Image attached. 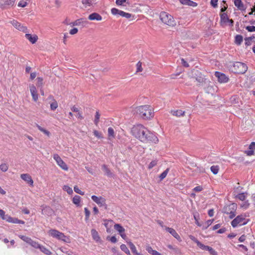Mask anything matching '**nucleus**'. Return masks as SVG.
I'll return each instance as SVG.
<instances>
[{"instance_id":"1","label":"nucleus","mask_w":255,"mask_h":255,"mask_svg":"<svg viewBox=\"0 0 255 255\" xmlns=\"http://www.w3.org/2000/svg\"><path fill=\"white\" fill-rule=\"evenodd\" d=\"M131 132L133 136L142 142L150 141L156 143L158 141L157 137L141 125L134 126Z\"/></svg>"},{"instance_id":"2","label":"nucleus","mask_w":255,"mask_h":255,"mask_svg":"<svg viewBox=\"0 0 255 255\" xmlns=\"http://www.w3.org/2000/svg\"><path fill=\"white\" fill-rule=\"evenodd\" d=\"M134 111L140 117L145 120L150 119L154 116L152 108L147 105L135 108Z\"/></svg>"},{"instance_id":"3","label":"nucleus","mask_w":255,"mask_h":255,"mask_svg":"<svg viewBox=\"0 0 255 255\" xmlns=\"http://www.w3.org/2000/svg\"><path fill=\"white\" fill-rule=\"evenodd\" d=\"M160 19L165 24L169 26L173 27L176 25L173 17L166 12H161L160 14Z\"/></svg>"},{"instance_id":"4","label":"nucleus","mask_w":255,"mask_h":255,"mask_svg":"<svg viewBox=\"0 0 255 255\" xmlns=\"http://www.w3.org/2000/svg\"><path fill=\"white\" fill-rule=\"evenodd\" d=\"M247 70V66L245 63L240 62H235L232 67V72L237 74H244Z\"/></svg>"},{"instance_id":"5","label":"nucleus","mask_w":255,"mask_h":255,"mask_svg":"<svg viewBox=\"0 0 255 255\" xmlns=\"http://www.w3.org/2000/svg\"><path fill=\"white\" fill-rule=\"evenodd\" d=\"M49 235L53 238H55L58 240H61L66 243L69 242V239L64 235V234L61 232H59L56 230H50L48 232Z\"/></svg>"},{"instance_id":"6","label":"nucleus","mask_w":255,"mask_h":255,"mask_svg":"<svg viewBox=\"0 0 255 255\" xmlns=\"http://www.w3.org/2000/svg\"><path fill=\"white\" fill-rule=\"evenodd\" d=\"M249 220L245 218V216L240 215L235 218L231 222L233 227L235 228L238 226H241L247 224Z\"/></svg>"},{"instance_id":"7","label":"nucleus","mask_w":255,"mask_h":255,"mask_svg":"<svg viewBox=\"0 0 255 255\" xmlns=\"http://www.w3.org/2000/svg\"><path fill=\"white\" fill-rule=\"evenodd\" d=\"M53 158L56 161L57 164L63 170H68V167L67 164L63 161L61 158L57 154L53 155Z\"/></svg>"},{"instance_id":"8","label":"nucleus","mask_w":255,"mask_h":255,"mask_svg":"<svg viewBox=\"0 0 255 255\" xmlns=\"http://www.w3.org/2000/svg\"><path fill=\"white\" fill-rule=\"evenodd\" d=\"M91 198L99 206H100V207L104 206L105 209L107 208V205L106 204V200L104 198H103L101 196L97 197L95 195H93L91 197Z\"/></svg>"},{"instance_id":"9","label":"nucleus","mask_w":255,"mask_h":255,"mask_svg":"<svg viewBox=\"0 0 255 255\" xmlns=\"http://www.w3.org/2000/svg\"><path fill=\"white\" fill-rule=\"evenodd\" d=\"M19 237L21 240L29 244L33 248L38 249V247H39L40 245L35 241H33L31 238L25 236H20Z\"/></svg>"},{"instance_id":"10","label":"nucleus","mask_w":255,"mask_h":255,"mask_svg":"<svg viewBox=\"0 0 255 255\" xmlns=\"http://www.w3.org/2000/svg\"><path fill=\"white\" fill-rule=\"evenodd\" d=\"M193 76L196 79V80L200 84L205 82L206 79L204 75L198 70L193 71Z\"/></svg>"},{"instance_id":"11","label":"nucleus","mask_w":255,"mask_h":255,"mask_svg":"<svg viewBox=\"0 0 255 255\" xmlns=\"http://www.w3.org/2000/svg\"><path fill=\"white\" fill-rule=\"evenodd\" d=\"M215 76L218 78V80L220 83H226L229 80L228 77L225 74L219 72H216Z\"/></svg>"},{"instance_id":"12","label":"nucleus","mask_w":255,"mask_h":255,"mask_svg":"<svg viewBox=\"0 0 255 255\" xmlns=\"http://www.w3.org/2000/svg\"><path fill=\"white\" fill-rule=\"evenodd\" d=\"M29 87L33 101L34 102H37L38 99V95L35 86L34 85L31 84L29 85Z\"/></svg>"},{"instance_id":"13","label":"nucleus","mask_w":255,"mask_h":255,"mask_svg":"<svg viewBox=\"0 0 255 255\" xmlns=\"http://www.w3.org/2000/svg\"><path fill=\"white\" fill-rule=\"evenodd\" d=\"M15 0H1L0 1V7L1 8H5L8 6H12L14 3Z\"/></svg>"},{"instance_id":"14","label":"nucleus","mask_w":255,"mask_h":255,"mask_svg":"<svg viewBox=\"0 0 255 255\" xmlns=\"http://www.w3.org/2000/svg\"><path fill=\"white\" fill-rule=\"evenodd\" d=\"M10 22L17 29L20 31H22L23 32L26 31V27L22 25L19 22H18L16 20H13L11 21Z\"/></svg>"},{"instance_id":"15","label":"nucleus","mask_w":255,"mask_h":255,"mask_svg":"<svg viewBox=\"0 0 255 255\" xmlns=\"http://www.w3.org/2000/svg\"><path fill=\"white\" fill-rule=\"evenodd\" d=\"M165 229L166 231L169 232L170 234H171L175 239H176L178 241H181V238L178 233L176 232V231L173 228H171L169 227H165Z\"/></svg>"},{"instance_id":"16","label":"nucleus","mask_w":255,"mask_h":255,"mask_svg":"<svg viewBox=\"0 0 255 255\" xmlns=\"http://www.w3.org/2000/svg\"><path fill=\"white\" fill-rule=\"evenodd\" d=\"M20 177L22 180L33 186V181L30 175L28 174H22L20 175Z\"/></svg>"},{"instance_id":"17","label":"nucleus","mask_w":255,"mask_h":255,"mask_svg":"<svg viewBox=\"0 0 255 255\" xmlns=\"http://www.w3.org/2000/svg\"><path fill=\"white\" fill-rule=\"evenodd\" d=\"M254 150H255V142H252L249 147V150H246L245 153L248 156H251L254 154Z\"/></svg>"},{"instance_id":"18","label":"nucleus","mask_w":255,"mask_h":255,"mask_svg":"<svg viewBox=\"0 0 255 255\" xmlns=\"http://www.w3.org/2000/svg\"><path fill=\"white\" fill-rule=\"evenodd\" d=\"M200 248L203 250L208 251V252H210V254L212 255H218L217 253L209 246H205L202 244Z\"/></svg>"},{"instance_id":"19","label":"nucleus","mask_w":255,"mask_h":255,"mask_svg":"<svg viewBox=\"0 0 255 255\" xmlns=\"http://www.w3.org/2000/svg\"><path fill=\"white\" fill-rule=\"evenodd\" d=\"M25 36V37L32 44L36 43L38 39V36L36 35L26 34Z\"/></svg>"},{"instance_id":"20","label":"nucleus","mask_w":255,"mask_h":255,"mask_svg":"<svg viewBox=\"0 0 255 255\" xmlns=\"http://www.w3.org/2000/svg\"><path fill=\"white\" fill-rule=\"evenodd\" d=\"M88 18L91 20H96L100 21L102 20V16L98 13L94 12L89 15Z\"/></svg>"},{"instance_id":"21","label":"nucleus","mask_w":255,"mask_h":255,"mask_svg":"<svg viewBox=\"0 0 255 255\" xmlns=\"http://www.w3.org/2000/svg\"><path fill=\"white\" fill-rule=\"evenodd\" d=\"M179 1L183 4L192 6L193 7L196 6L197 4L190 0H179Z\"/></svg>"},{"instance_id":"22","label":"nucleus","mask_w":255,"mask_h":255,"mask_svg":"<svg viewBox=\"0 0 255 255\" xmlns=\"http://www.w3.org/2000/svg\"><path fill=\"white\" fill-rule=\"evenodd\" d=\"M91 235L93 240L96 242H99L101 240L100 236H99L98 232L95 229L91 230Z\"/></svg>"},{"instance_id":"23","label":"nucleus","mask_w":255,"mask_h":255,"mask_svg":"<svg viewBox=\"0 0 255 255\" xmlns=\"http://www.w3.org/2000/svg\"><path fill=\"white\" fill-rule=\"evenodd\" d=\"M128 244L129 246V248L130 249L131 252L135 255H143L142 254L139 253L137 252V250L136 249L135 246L134 245V244L131 242H128Z\"/></svg>"},{"instance_id":"24","label":"nucleus","mask_w":255,"mask_h":255,"mask_svg":"<svg viewBox=\"0 0 255 255\" xmlns=\"http://www.w3.org/2000/svg\"><path fill=\"white\" fill-rule=\"evenodd\" d=\"M171 113L172 115L174 116H176L177 117H180L181 116H184L185 115V112L181 110H178L176 111H171Z\"/></svg>"},{"instance_id":"25","label":"nucleus","mask_w":255,"mask_h":255,"mask_svg":"<svg viewBox=\"0 0 255 255\" xmlns=\"http://www.w3.org/2000/svg\"><path fill=\"white\" fill-rule=\"evenodd\" d=\"M234 4L240 10H244L245 7L241 0H235Z\"/></svg>"},{"instance_id":"26","label":"nucleus","mask_w":255,"mask_h":255,"mask_svg":"<svg viewBox=\"0 0 255 255\" xmlns=\"http://www.w3.org/2000/svg\"><path fill=\"white\" fill-rule=\"evenodd\" d=\"M146 250L148 252V253L152 255H162L160 253H158L156 251L153 250L149 245L146 246Z\"/></svg>"},{"instance_id":"27","label":"nucleus","mask_w":255,"mask_h":255,"mask_svg":"<svg viewBox=\"0 0 255 255\" xmlns=\"http://www.w3.org/2000/svg\"><path fill=\"white\" fill-rule=\"evenodd\" d=\"M103 170L105 172V175L108 176V177H112L113 173L110 171V170L108 168L107 166L104 164L102 166Z\"/></svg>"},{"instance_id":"28","label":"nucleus","mask_w":255,"mask_h":255,"mask_svg":"<svg viewBox=\"0 0 255 255\" xmlns=\"http://www.w3.org/2000/svg\"><path fill=\"white\" fill-rule=\"evenodd\" d=\"M35 126L38 128V129L40 131L42 132L43 133H44L45 134H46L48 136H50V132L49 131H48L47 130L45 129V128H42L41 126H40L39 125H38L37 124H35Z\"/></svg>"},{"instance_id":"29","label":"nucleus","mask_w":255,"mask_h":255,"mask_svg":"<svg viewBox=\"0 0 255 255\" xmlns=\"http://www.w3.org/2000/svg\"><path fill=\"white\" fill-rule=\"evenodd\" d=\"M114 229L117 230L119 233L125 232V229L120 224H116L114 225Z\"/></svg>"},{"instance_id":"30","label":"nucleus","mask_w":255,"mask_h":255,"mask_svg":"<svg viewBox=\"0 0 255 255\" xmlns=\"http://www.w3.org/2000/svg\"><path fill=\"white\" fill-rule=\"evenodd\" d=\"M38 249H39L40 251L45 255H50L51 254V252L48 249L40 245Z\"/></svg>"},{"instance_id":"31","label":"nucleus","mask_w":255,"mask_h":255,"mask_svg":"<svg viewBox=\"0 0 255 255\" xmlns=\"http://www.w3.org/2000/svg\"><path fill=\"white\" fill-rule=\"evenodd\" d=\"M229 20L227 14L226 13H223L221 14V22L226 23Z\"/></svg>"},{"instance_id":"32","label":"nucleus","mask_w":255,"mask_h":255,"mask_svg":"<svg viewBox=\"0 0 255 255\" xmlns=\"http://www.w3.org/2000/svg\"><path fill=\"white\" fill-rule=\"evenodd\" d=\"M243 37L242 35H237L235 37V42L237 45H240L242 43V42H243Z\"/></svg>"},{"instance_id":"33","label":"nucleus","mask_w":255,"mask_h":255,"mask_svg":"<svg viewBox=\"0 0 255 255\" xmlns=\"http://www.w3.org/2000/svg\"><path fill=\"white\" fill-rule=\"evenodd\" d=\"M80 197L77 195L75 196L73 198V202L77 206H80Z\"/></svg>"},{"instance_id":"34","label":"nucleus","mask_w":255,"mask_h":255,"mask_svg":"<svg viewBox=\"0 0 255 255\" xmlns=\"http://www.w3.org/2000/svg\"><path fill=\"white\" fill-rule=\"evenodd\" d=\"M83 22H84V19L80 18V19H77L73 22H72L71 24L73 26H78V25H80L82 24Z\"/></svg>"},{"instance_id":"35","label":"nucleus","mask_w":255,"mask_h":255,"mask_svg":"<svg viewBox=\"0 0 255 255\" xmlns=\"http://www.w3.org/2000/svg\"><path fill=\"white\" fill-rule=\"evenodd\" d=\"M108 136L110 139L111 138V137L113 138L115 137V132L114 129L110 127L108 128Z\"/></svg>"},{"instance_id":"36","label":"nucleus","mask_w":255,"mask_h":255,"mask_svg":"<svg viewBox=\"0 0 255 255\" xmlns=\"http://www.w3.org/2000/svg\"><path fill=\"white\" fill-rule=\"evenodd\" d=\"M219 167L218 165H213L211 167V171L214 174H217L218 173Z\"/></svg>"},{"instance_id":"37","label":"nucleus","mask_w":255,"mask_h":255,"mask_svg":"<svg viewBox=\"0 0 255 255\" xmlns=\"http://www.w3.org/2000/svg\"><path fill=\"white\" fill-rule=\"evenodd\" d=\"M120 248L126 254H127L128 255H130V252H129V250L128 249V248H127V247L125 245L122 244L120 246Z\"/></svg>"},{"instance_id":"38","label":"nucleus","mask_w":255,"mask_h":255,"mask_svg":"<svg viewBox=\"0 0 255 255\" xmlns=\"http://www.w3.org/2000/svg\"><path fill=\"white\" fill-rule=\"evenodd\" d=\"M255 37L254 36H252L249 37H247L245 39V44L247 46H249L251 45V41L255 39Z\"/></svg>"},{"instance_id":"39","label":"nucleus","mask_w":255,"mask_h":255,"mask_svg":"<svg viewBox=\"0 0 255 255\" xmlns=\"http://www.w3.org/2000/svg\"><path fill=\"white\" fill-rule=\"evenodd\" d=\"M214 220H209L207 221L203 226V229H207L213 223Z\"/></svg>"},{"instance_id":"40","label":"nucleus","mask_w":255,"mask_h":255,"mask_svg":"<svg viewBox=\"0 0 255 255\" xmlns=\"http://www.w3.org/2000/svg\"><path fill=\"white\" fill-rule=\"evenodd\" d=\"M189 238L192 241L196 243L199 248L200 247L202 244L201 242H200L195 237L192 235H190L189 236Z\"/></svg>"},{"instance_id":"41","label":"nucleus","mask_w":255,"mask_h":255,"mask_svg":"<svg viewBox=\"0 0 255 255\" xmlns=\"http://www.w3.org/2000/svg\"><path fill=\"white\" fill-rule=\"evenodd\" d=\"M93 0H82V3L83 5L87 7V6H90L92 4Z\"/></svg>"},{"instance_id":"42","label":"nucleus","mask_w":255,"mask_h":255,"mask_svg":"<svg viewBox=\"0 0 255 255\" xmlns=\"http://www.w3.org/2000/svg\"><path fill=\"white\" fill-rule=\"evenodd\" d=\"M120 15H121L123 17H125L127 18H130L131 17V14L130 13L124 12V11H122V10L121 12H120Z\"/></svg>"},{"instance_id":"43","label":"nucleus","mask_w":255,"mask_h":255,"mask_svg":"<svg viewBox=\"0 0 255 255\" xmlns=\"http://www.w3.org/2000/svg\"><path fill=\"white\" fill-rule=\"evenodd\" d=\"M8 166L5 163H2L0 165V169L2 172H5L8 170Z\"/></svg>"},{"instance_id":"44","label":"nucleus","mask_w":255,"mask_h":255,"mask_svg":"<svg viewBox=\"0 0 255 255\" xmlns=\"http://www.w3.org/2000/svg\"><path fill=\"white\" fill-rule=\"evenodd\" d=\"M58 107V103L57 102L54 100L53 102L50 104V108L51 110H55Z\"/></svg>"},{"instance_id":"45","label":"nucleus","mask_w":255,"mask_h":255,"mask_svg":"<svg viewBox=\"0 0 255 255\" xmlns=\"http://www.w3.org/2000/svg\"><path fill=\"white\" fill-rule=\"evenodd\" d=\"M236 197L241 201H244L246 199V195L244 193H240L237 195Z\"/></svg>"},{"instance_id":"46","label":"nucleus","mask_w":255,"mask_h":255,"mask_svg":"<svg viewBox=\"0 0 255 255\" xmlns=\"http://www.w3.org/2000/svg\"><path fill=\"white\" fill-rule=\"evenodd\" d=\"M169 171V169H166L165 171H164L159 176V178L161 180H163L166 176L168 172Z\"/></svg>"},{"instance_id":"47","label":"nucleus","mask_w":255,"mask_h":255,"mask_svg":"<svg viewBox=\"0 0 255 255\" xmlns=\"http://www.w3.org/2000/svg\"><path fill=\"white\" fill-rule=\"evenodd\" d=\"M27 0H20L18 3V6L22 7L26 6L27 4Z\"/></svg>"},{"instance_id":"48","label":"nucleus","mask_w":255,"mask_h":255,"mask_svg":"<svg viewBox=\"0 0 255 255\" xmlns=\"http://www.w3.org/2000/svg\"><path fill=\"white\" fill-rule=\"evenodd\" d=\"M100 115L99 113V112H96V115H95V119L94 120V123L96 125H97L99 122Z\"/></svg>"},{"instance_id":"49","label":"nucleus","mask_w":255,"mask_h":255,"mask_svg":"<svg viewBox=\"0 0 255 255\" xmlns=\"http://www.w3.org/2000/svg\"><path fill=\"white\" fill-rule=\"evenodd\" d=\"M64 190L66 191L69 194H71L73 193V190L71 188L68 186L65 185L63 187Z\"/></svg>"},{"instance_id":"50","label":"nucleus","mask_w":255,"mask_h":255,"mask_svg":"<svg viewBox=\"0 0 255 255\" xmlns=\"http://www.w3.org/2000/svg\"><path fill=\"white\" fill-rule=\"evenodd\" d=\"M3 220H6L9 223H12L13 221V218L11 217L8 215H5V217L3 218Z\"/></svg>"},{"instance_id":"51","label":"nucleus","mask_w":255,"mask_h":255,"mask_svg":"<svg viewBox=\"0 0 255 255\" xmlns=\"http://www.w3.org/2000/svg\"><path fill=\"white\" fill-rule=\"evenodd\" d=\"M141 62L139 61L137 64H136V72H141L142 71V66H141Z\"/></svg>"},{"instance_id":"52","label":"nucleus","mask_w":255,"mask_h":255,"mask_svg":"<svg viewBox=\"0 0 255 255\" xmlns=\"http://www.w3.org/2000/svg\"><path fill=\"white\" fill-rule=\"evenodd\" d=\"M84 211H85V220L86 221H87L89 220L90 215V212L88 209L87 208H85Z\"/></svg>"},{"instance_id":"53","label":"nucleus","mask_w":255,"mask_h":255,"mask_svg":"<svg viewBox=\"0 0 255 255\" xmlns=\"http://www.w3.org/2000/svg\"><path fill=\"white\" fill-rule=\"evenodd\" d=\"M122 10H119L118 9L116 8H113L112 9H111V12L114 15H116V14H120V12H121Z\"/></svg>"},{"instance_id":"54","label":"nucleus","mask_w":255,"mask_h":255,"mask_svg":"<svg viewBox=\"0 0 255 255\" xmlns=\"http://www.w3.org/2000/svg\"><path fill=\"white\" fill-rule=\"evenodd\" d=\"M74 191L75 192H76L77 193H78V194H80L81 195H84V192L81 191L77 186H75L74 187Z\"/></svg>"},{"instance_id":"55","label":"nucleus","mask_w":255,"mask_h":255,"mask_svg":"<svg viewBox=\"0 0 255 255\" xmlns=\"http://www.w3.org/2000/svg\"><path fill=\"white\" fill-rule=\"evenodd\" d=\"M37 79V86L42 87L43 85V78L41 77H38Z\"/></svg>"},{"instance_id":"56","label":"nucleus","mask_w":255,"mask_h":255,"mask_svg":"<svg viewBox=\"0 0 255 255\" xmlns=\"http://www.w3.org/2000/svg\"><path fill=\"white\" fill-rule=\"evenodd\" d=\"M95 136L98 137V138H101L103 137L102 134L99 132L98 130H95L93 132Z\"/></svg>"},{"instance_id":"57","label":"nucleus","mask_w":255,"mask_h":255,"mask_svg":"<svg viewBox=\"0 0 255 255\" xmlns=\"http://www.w3.org/2000/svg\"><path fill=\"white\" fill-rule=\"evenodd\" d=\"M12 223L24 224V222L23 221L18 220L17 218H13V221Z\"/></svg>"},{"instance_id":"58","label":"nucleus","mask_w":255,"mask_h":255,"mask_svg":"<svg viewBox=\"0 0 255 255\" xmlns=\"http://www.w3.org/2000/svg\"><path fill=\"white\" fill-rule=\"evenodd\" d=\"M246 28L249 32L255 31V26H247Z\"/></svg>"},{"instance_id":"59","label":"nucleus","mask_w":255,"mask_h":255,"mask_svg":"<svg viewBox=\"0 0 255 255\" xmlns=\"http://www.w3.org/2000/svg\"><path fill=\"white\" fill-rule=\"evenodd\" d=\"M157 164V161L155 160L152 161L148 165V168L151 169L153 168L154 166H155Z\"/></svg>"},{"instance_id":"60","label":"nucleus","mask_w":255,"mask_h":255,"mask_svg":"<svg viewBox=\"0 0 255 255\" xmlns=\"http://www.w3.org/2000/svg\"><path fill=\"white\" fill-rule=\"evenodd\" d=\"M250 204L248 201H246L245 203L241 205V207L244 208V209H247L249 207Z\"/></svg>"},{"instance_id":"61","label":"nucleus","mask_w":255,"mask_h":255,"mask_svg":"<svg viewBox=\"0 0 255 255\" xmlns=\"http://www.w3.org/2000/svg\"><path fill=\"white\" fill-rule=\"evenodd\" d=\"M218 0H211V4L214 7L217 6Z\"/></svg>"},{"instance_id":"62","label":"nucleus","mask_w":255,"mask_h":255,"mask_svg":"<svg viewBox=\"0 0 255 255\" xmlns=\"http://www.w3.org/2000/svg\"><path fill=\"white\" fill-rule=\"evenodd\" d=\"M78 29L77 28H74L70 30V34L71 35H74L76 34L78 32Z\"/></svg>"},{"instance_id":"63","label":"nucleus","mask_w":255,"mask_h":255,"mask_svg":"<svg viewBox=\"0 0 255 255\" xmlns=\"http://www.w3.org/2000/svg\"><path fill=\"white\" fill-rule=\"evenodd\" d=\"M202 189H203V188L202 186H198L195 187L193 189V190L195 192H200L202 190Z\"/></svg>"},{"instance_id":"64","label":"nucleus","mask_w":255,"mask_h":255,"mask_svg":"<svg viewBox=\"0 0 255 255\" xmlns=\"http://www.w3.org/2000/svg\"><path fill=\"white\" fill-rule=\"evenodd\" d=\"M126 1V0H116V3L118 5H122Z\"/></svg>"}]
</instances>
